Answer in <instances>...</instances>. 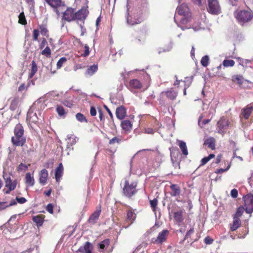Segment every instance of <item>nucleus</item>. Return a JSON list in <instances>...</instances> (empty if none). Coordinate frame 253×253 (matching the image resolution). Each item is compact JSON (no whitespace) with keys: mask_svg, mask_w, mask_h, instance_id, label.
Masks as SVG:
<instances>
[{"mask_svg":"<svg viewBox=\"0 0 253 253\" xmlns=\"http://www.w3.org/2000/svg\"><path fill=\"white\" fill-rule=\"evenodd\" d=\"M28 168V166L24 164L21 163L17 167V170L19 171H25Z\"/></svg>","mask_w":253,"mask_h":253,"instance_id":"3c124183","label":"nucleus"},{"mask_svg":"<svg viewBox=\"0 0 253 253\" xmlns=\"http://www.w3.org/2000/svg\"><path fill=\"white\" fill-rule=\"evenodd\" d=\"M170 189L172 190V193H171L172 196H177L180 194V189L179 186L176 184L171 185Z\"/></svg>","mask_w":253,"mask_h":253,"instance_id":"7c9ffc66","label":"nucleus"},{"mask_svg":"<svg viewBox=\"0 0 253 253\" xmlns=\"http://www.w3.org/2000/svg\"><path fill=\"white\" fill-rule=\"evenodd\" d=\"M207 11L213 15H218L221 13V7L217 0H207Z\"/></svg>","mask_w":253,"mask_h":253,"instance_id":"39448f33","label":"nucleus"},{"mask_svg":"<svg viewBox=\"0 0 253 253\" xmlns=\"http://www.w3.org/2000/svg\"><path fill=\"white\" fill-rule=\"evenodd\" d=\"M121 141V139L117 137H114L109 141V144L111 145L115 143H119Z\"/></svg>","mask_w":253,"mask_h":253,"instance_id":"5fc2aeb1","label":"nucleus"},{"mask_svg":"<svg viewBox=\"0 0 253 253\" xmlns=\"http://www.w3.org/2000/svg\"><path fill=\"white\" fill-rule=\"evenodd\" d=\"M169 231L168 230H163L158 234L156 239H152L153 242L155 243L162 244L166 240L167 237L169 234Z\"/></svg>","mask_w":253,"mask_h":253,"instance_id":"f8f14e48","label":"nucleus"},{"mask_svg":"<svg viewBox=\"0 0 253 253\" xmlns=\"http://www.w3.org/2000/svg\"><path fill=\"white\" fill-rule=\"evenodd\" d=\"M19 23L22 25H26L27 21L24 12H21L19 15Z\"/></svg>","mask_w":253,"mask_h":253,"instance_id":"79ce46f5","label":"nucleus"},{"mask_svg":"<svg viewBox=\"0 0 253 253\" xmlns=\"http://www.w3.org/2000/svg\"><path fill=\"white\" fill-rule=\"evenodd\" d=\"M101 211V208L100 206H98L96 208V211L90 215L88 221L89 223L94 224L96 222V220L99 217Z\"/></svg>","mask_w":253,"mask_h":253,"instance_id":"4468645a","label":"nucleus"},{"mask_svg":"<svg viewBox=\"0 0 253 253\" xmlns=\"http://www.w3.org/2000/svg\"><path fill=\"white\" fill-rule=\"evenodd\" d=\"M67 61L66 58L63 57L60 58V59L58 61L56 66L57 69H60L62 66L63 64L65 63Z\"/></svg>","mask_w":253,"mask_h":253,"instance_id":"de8ad7c7","label":"nucleus"},{"mask_svg":"<svg viewBox=\"0 0 253 253\" xmlns=\"http://www.w3.org/2000/svg\"><path fill=\"white\" fill-rule=\"evenodd\" d=\"M97 69L98 66L97 65L94 64L91 65L87 68L85 72V74L89 76H92L97 71Z\"/></svg>","mask_w":253,"mask_h":253,"instance_id":"2f4dec72","label":"nucleus"},{"mask_svg":"<svg viewBox=\"0 0 253 253\" xmlns=\"http://www.w3.org/2000/svg\"><path fill=\"white\" fill-rule=\"evenodd\" d=\"M241 221L239 218L233 217V224L230 227V229L232 231L236 230L241 226Z\"/></svg>","mask_w":253,"mask_h":253,"instance_id":"393cba45","label":"nucleus"},{"mask_svg":"<svg viewBox=\"0 0 253 253\" xmlns=\"http://www.w3.org/2000/svg\"><path fill=\"white\" fill-rule=\"evenodd\" d=\"M167 96L171 100L174 99L177 96V93L175 91L170 89L165 92Z\"/></svg>","mask_w":253,"mask_h":253,"instance_id":"72a5a7b5","label":"nucleus"},{"mask_svg":"<svg viewBox=\"0 0 253 253\" xmlns=\"http://www.w3.org/2000/svg\"><path fill=\"white\" fill-rule=\"evenodd\" d=\"M42 55L46 57H49L51 55V50L48 46H46L41 52Z\"/></svg>","mask_w":253,"mask_h":253,"instance_id":"09e8293b","label":"nucleus"},{"mask_svg":"<svg viewBox=\"0 0 253 253\" xmlns=\"http://www.w3.org/2000/svg\"><path fill=\"white\" fill-rule=\"evenodd\" d=\"M136 185V183L135 182H133L131 184H129L128 182L127 181H126L125 185L123 189L124 194L128 197L132 196L136 192L135 189Z\"/></svg>","mask_w":253,"mask_h":253,"instance_id":"6e6552de","label":"nucleus"},{"mask_svg":"<svg viewBox=\"0 0 253 253\" xmlns=\"http://www.w3.org/2000/svg\"><path fill=\"white\" fill-rule=\"evenodd\" d=\"M238 191L236 189H233L231 191V196L233 198H236L238 197Z\"/></svg>","mask_w":253,"mask_h":253,"instance_id":"e2e57ef3","label":"nucleus"},{"mask_svg":"<svg viewBox=\"0 0 253 253\" xmlns=\"http://www.w3.org/2000/svg\"><path fill=\"white\" fill-rule=\"evenodd\" d=\"M230 168V165H229L227 168L225 169H216V171H215V173H222L225 171H227L229 168Z\"/></svg>","mask_w":253,"mask_h":253,"instance_id":"13d9d810","label":"nucleus"},{"mask_svg":"<svg viewBox=\"0 0 253 253\" xmlns=\"http://www.w3.org/2000/svg\"><path fill=\"white\" fill-rule=\"evenodd\" d=\"M18 100L17 98L13 99L11 102L10 105V109L11 110H15L18 105Z\"/></svg>","mask_w":253,"mask_h":253,"instance_id":"37998d69","label":"nucleus"},{"mask_svg":"<svg viewBox=\"0 0 253 253\" xmlns=\"http://www.w3.org/2000/svg\"><path fill=\"white\" fill-rule=\"evenodd\" d=\"M253 111L252 106H247L242 110L241 116H242L246 120L249 119L250 115Z\"/></svg>","mask_w":253,"mask_h":253,"instance_id":"aec40b11","label":"nucleus"},{"mask_svg":"<svg viewBox=\"0 0 253 253\" xmlns=\"http://www.w3.org/2000/svg\"><path fill=\"white\" fill-rule=\"evenodd\" d=\"M176 13L182 16L180 19L181 24H186L191 21V14L186 4L183 3L178 6L176 8Z\"/></svg>","mask_w":253,"mask_h":253,"instance_id":"7ed1b4c3","label":"nucleus"},{"mask_svg":"<svg viewBox=\"0 0 253 253\" xmlns=\"http://www.w3.org/2000/svg\"><path fill=\"white\" fill-rule=\"evenodd\" d=\"M209 57L208 55L203 56L201 60V63L204 67H207L209 65Z\"/></svg>","mask_w":253,"mask_h":253,"instance_id":"ea45409f","label":"nucleus"},{"mask_svg":"<svg viewBox=\"0 0 253 253\" xmlns=\"http://www.w3.org/2000/svg\"><path fill=\"white\" fill-rule=\"evenodd\" d=\"M135 214L134 213L133 211H127L126 221L129 222V223H128V225L126 227V228L133 223L134 220L135 219Z\"/></svg>","mask_w":253,"mask_h":253,"instance_id":"a878e982","label":"nucleus"},{"mask_svg":"<svg viewBox=\"0 0 253 253\" xmlns=\"http://www.w3.org/2000/svg\"><path fill=\"white\" fill-rule=\"evenodd\" d=\"M229 121L224 117H221L217 122L218 132L223 135L229 126Z\"/></svg>","mask_w":253,"mask_h":253,"instance_id":"1a4fd4ad","label":"nucleus"},{"mask_svg":"<svg viewBox=\"0 0 253 253\" xmlns=\"http://www.w3.org/2000/svg\"><path fill=\"white\" fill-rule=\"evenodd\" d=\"M245 211L243 207H240L237 210L233 217L239 218L242 216Z\"/></svg>","mask_w":253,"mask_h":253,"instance_id":"58836bf2","label":"nucleus"},{"mask_svg":"<svg viewBox=\"0 0 253 253\" xmlns=\"http://www.w3.org/2000/svg\"><path fill=\"white\" fill-rule=\"evenodd\" d=\"M110 244L109 239H105L98 244L99 251L100 252H103L106 250Z\"/></svg>","mask_w":253,"mask_h":253,"instance_id":"b1692460","label":"nucleus"},{"mask_svg":"<svg viewBox=\"0 0 253 253\" xmlns=\"http://www.w3.org/2000/svg\"><path fill=\"white\" fill-rule=\"evenodd\" d=\"M76 119L78 121L81 122H86L87 120L85 119V117L84 115L80 113H78L76 115Z\"/></svg>","mask_w":253,"mask_h":253,"instance_id":"49530a36","label":"nucleus"},{"mask_svg":"<svg viewBox=\"0 0 253 253\" xmlns=\"http://www.w3.org/2000/svg\"><path fill=\"white\" fill-rule=\"evenodd\" d=\"M39 36V31L37 29H34L33 32V40L34 41H38V38Z\"/></svg>","mask_w":253,"mask_h":253,"instance_id":"864d4df0","label":"nucleus"},{"mask_svg":"<svg viewBox=\"0 0 253 253\" xmlns=\"http://www.w3.org/2000/svg\"><path fill=\"white\" fill-rule=\"evenodd\" d=\"M245 202V211L248 213L253 212V195L249 194L243 197Z\"/></svg>","mask_w":253,"mask_h":253,"instance_id":"0eeeda50","label":"nucleus"},{"mask_svg":"<svg viewBox=\"0 0 253 253\" xmlns=\"http://www.w3.org/2000/svg\"><path fill=\"white\" fill-rule=\"evenodd\" d=\"M33 221L36 223L37 226H41L42 225L44 219L42 215H38L33 217Z\"/></svg>","mask_w":253,"mask_h":253,"instance_id":"c756f323","label":"nucleus"},{"mask_svg":"<svg viewBox=\"0 0 253 253\" xmlns=\"http://www.w3.org/2000/svg\"><path fill=\"white\" fill-rule=\"evenodd\" d=\"M91 250V244L89 242H86L84 247H81L79 248V251L82 253H92Z\"/></svg>","mask_w":253,"mask_h":253,"instance_id":"412c9836","label":"nucleus"},{"mask_svg":"<svg viewBox=\"0 0 253 253\" xmlns=\"http://www.w3.org/2000/svg\"><path fill=\"white\" fill-rule=\"evenodd\" d=\"M182 213V212L181 211L175 212L174 213L173 217L176 222L180 223L183 221Z\"/></svg>","mask_w":253,"mask_h":253,"instance_id":"e433bc0d","label":"nucleus"},{"mask_svg":"<svg viewBox=\"0 0 253 253\" xmlns=\"http://www.w3.org/2000/svg\"><path fill=\"white\" fill-rule=\"evenodd\" d=\"M43 101V97H42L36 100L33 104L32 108L37 107V106Z\"/></svg>","mask_w":253,"mask_h":253,"instance_id":"6e6d98bb","label":"nucleus"},{"mask_svg":"<svg viewBox=\"0 0 253 253\" xmlns=\"http://www.w3.org/2000/svg\"><path fill=\"white\" fill-rule=\"evenodd\" d=\"M75 10L72 8H68L63 13V18L66 21L71 22L74 20Z\"/></svg>","mask_w":253,"mask_h":253,"instance_id":"ddd939ff","label":"nucleus"},{"mask_svg":"<svg viewBox=\"0 0 253 253\" xmlns=\"http://www.w3.org/2000/svg\"><path fill=\"white\" fill-rule=\"evenodd\" d=\"M178 145L179 146L182 154L187 156L188 154L186 143L182 140L178 141Z\"/></svg>","mask_w":253,"mask_h":253,"instance_id":"cd10ccee","label":"nucleus"},{"mask_svg":"<svg viewBox=\"0 0 253 253\" xmlns=\"http://www.w3.org/2000/svg\"><path fill=\"white\" fill-rule=\"evenodd\" d=\"M150 205L151 208L153 209L154 211H155V209L157 207L158 204V200L157 199H154L150 201Z\"/></svg>","mask_w":253,"mask_h":253,"instance_id":"603ef678","label":"nucleus"},{"mask_svg":"<svg viewBox=\"0 0 253 253\" xmlns=\"http://www.w3.org/2000/svg\"><path fill=\"white\" fill-rule=\"evenodd\" d=\"M116 117L120 120L123 119L126 115V110L125 107L121 106L116 109Z\"/></svg>","mask_w":253,"mask_h":253,"instance_id":"a211bd4d","label":"nucleus"},{"mask_svg":"<svg viewBox=\"0 0 253 253\" xmlns=\"http://www.w3.org/2000/svg\"><path fill=\"white\" fill-rule=\"evenodd\" d=\"M87 15V10L86 8H82L78 10L77 12H75L74 20H84L85 19Z\"/></svg>","mask_w":253,"mask_h":253,"instance_id":"2eb2a0df","label":"nucleus"},{"mask_svg":"<svg viewBox=\"0 0 253 253\" xmlns=\"http://www.w3.org/2000/svg\"><path fill=\"white\" fill-rule=\"evenodd\" d=\"M194 233V229L193 228L190 229L189 230H188L185 236V238H188L189 236H190L191 234H192Z\"/></svg>","mask_w":253,"mask_h":253,"instance_id":"338daca9","label":"nucleus"},{"mask_svg":"<svg viewBox=\"0 0 253 253\" xmlns=\"http://www.w3.org/2000/svg\"><path fill=\"white\" fill-rule=\"evenodd\" d=\"M215 155L213 154H211L208 157L203 158L201 161L200 166H202L207 164L211 159L214 158Z\"/></svg>","mask_w":253,"mask_h":253,"instance_id":"4c0bfd02","label":"nucleus"},{"mask_svg":"<svg viewBox=\"0 0 253 253\" xmlns=\"http://www.w3.org/2000/svg\"><path fill=\"white\" fill-rule=\"evenodd\" d=\"M213 240L209 236L206 237L204 239V242L207 245L211 244Z\"/></svg>","mask_w":253,"mask_h":253,"instance_id":"680f3d73","label":"nucleus"},{"mask_svg":"<svg viewBox=\"0 0 253 253\" xmlns=\"http://www.w3.org/2000/svg\"><path fill=\"white\" fill-rule=\"evenodd\" d=\"M90 113L92 116H94L96 115V111L94 107H91Z\"/></svg>","mask_w":253,"mask_h":253,"instance_id":"69168bd1","label":"nucleus"},{"mask_svg":"<svg viewBox=\"0 0 253 253\" xmlns=\"http://www.w3.org/2000/svg\"><path fill=\"white\" fill-rule=\"evenodd\" d=\"M38 67L36 63L33 60L31 64V71L29 75V77L32 78L37 72Z\"/></svg>","mask_w":253,"mask_h":253,"instance_id":"f704fd0d","label":"nucleus"},{"mask_svg":"<svg viewBox=\"0 0 253 253\" xmlns=\"http://www.w3.org/2000/svg\"><path fill=\"white\" fill-rule=\"evenodd\" d=\"M193 3L198 6L202 5V0H191Z\"/></svg>","mask_w":253,"mask_h":253,"instance_id":"774afa93","label":"nucleus"},{"mask_svg":"<svg viewBox=\"0 0 253 253\" xmlns=\"http://www.w3.org/2000/svg\"><path fill=\"white\" fill-rule=\"evenodd\" d=\"M66 140L67 141V148L73 150V146L78 142L79 138L74 134L72 133L67 135Z\"/></svg>","mask_w":253,"mask_h":253,"instance_id":"9b49d317","label":"nucleus"},{"mask_svg":"<svg viewBox=\"0 0 253 253\" xmlns=\"http://www.w3.org/2000/svg\"><path fill=\"white\" fill-rule=\"evenodd\" d=\"M63 172V167L62 164L60 163L55 170V179L57 182L60 180V178L62 176Z\"/></svg>","mask_w":253,"mask_h":253,"instance_id":"4be33fe9","label":"nucleus"},{"mask_svg":"<svg viewBox=\"0 0 253 253\" xmlns=\"http://www.w3.org/2000/svg\"><path fill=\"white\" fill-rule=\"evenodd\" d=\"M16 204V202L14 200L11 201L9 204L5 202H0V211L4 210L7 207L15 205Z\"/></svg>","mask_w":253,"mask_h":253,"instance_id":"473e14b6","label":"nucleus"},{"mask_svg":"<svg viewBox=\"0 0 253 253\" xmlns=\"http://www.w3.org/2000/svg\"><path fill=\"white\" fill-rule=\"evenodd\" d=\"M89 54V48L87 44H85L84 46V52L83 54V56L84 57L87 56Z\"/></svg>","mask_w":253,"mask_h":253,"instance_id":"bf43d9fd","label":"nucleus"},{"mask_svg":"<svg viewBox=\"0 0 253 253\" xmlns=\"http://www.w3.org/2000/svg\"><path fill=\"white\" fill-rule=\"evenodd\" d=\"M27 120L29 122L36 123L38 121V117L36 113H34L32 110V108H30L27 114Z\"/></svg>","mask_w":253,"mask_h":253,"instance_id":"6ab92c4d","label":"nucleus"},{"mask_svg":"<svg viewBox=\"0 0 253 253\" xmlns=\"http://www.w3.org/2000/svg\"><path fill=\"white\" fill-rule=\"evenodd\" d=\"M204 144L208 145L212 150L215 149V140L212 137H209L206 139L204 142Z\"/></svg>","mask_w":253,"mask_h":253,"instance_id":"c85d7f7f","label":"nucleus"},{"mask_svg":"<svg viewBox=\"0 0 253 253\" xmlns=\"http://www.w3.org/2000/svg\"><path fill=\"white\" fill-rule=\"evenodd\" d=\"M234 64L235 62L233 60H224L223 62V65L224 67H232Z\"/></svg>","mask_w":253,"mask_h":253,"instance_id":"c03bdc74","label":"nucleus"},{"mask_svg":"<svg viewBox=\"0 0 253 253\" xmlns=\"http://www.w3.org/2000/svg\"><path fill=\"white\" fill-rule=\"evenodd\" d=\"M234 15L241 23H245L253 21V13L250 10H237L234 12Z\"/></svg>","mask_w":253,"mask_h":253,"instance_id":"20e7f679","label":"nucleus"},{"mask_svg":"<svg viewBox=\"0 0 253 253\" xmlns=\"http://www.w3.org/2000/svg\"><path fill=\"white\" fill-rule=\"evenodd\" d=\"M125 9V18L128 25L134 26L140 23L143 21L140 11L131 7L128 1L126 4Z\"/></svg>","mask_w":253,"mask_h":253,"instance_id":"f257e3e1","label":"nucleus"},{"mask_svg":"<svg viewBox=\"0 0 253 253\" xmlns=\"http://www.w3.org/2000/svg\"><path fill=\"white\" fill-rule=\"evenodd\" d=\"M40 30L41 34L42 35L46 37L48 36V30L43 25H41L40 26Z\"/></svg>","mask_w":253,"mask_h":253,"instance_id":"8fccbe9b","label":"nucleus"},{"mask_svg":"<svg viewBox=\"0 0 253 253\" xmlns=\"http://www.w3.org/2000/svg\"><path fill=\"white\" fill-rule=\"evenodd\" d=\"M3 177L5 180V187L8 189L5 192V194H8L12 190H13L16 186V180L12 181L10 176L6 173L3 172Z\"/></svg>","mask_w":253,"mask_h":253,"instance_id":"423d86ee","label":"nucleus"},{"mask_svg":"<svg viewBox=\"0 0 253 253\" xmlns=\"http://www.w3.org/2000/svg\"><path fill=\"white\" fill-rule=\"evenodd\" d=\"M56 112L60 117L64 116L66 113L63 107L61 106H57L56 107Z\"/></svg>","mask_w":253,"mask_h":253,"instance_id":"a19ab883","label":"nucleus"},{"mask_svg":"<svg viewBox=\"0 0 253 253\" xmlns=\"http://www.w3.org/2000/svg\"><path fill=\"white\" fill-rule=\"evenodd\" d=\"M182 30H184L186 29H192L194 30L195 32L198 31L201 29V22L199 21V20H197L196 19H194V23L192 24L190 27L185 26V27H180Z\"/></svg>","mask_w":253,"mask_h":253,"instance_id":"dca6fc26","label":"nucleus"},{"mask_svg":"<svg viewBox=\"0 0 253 253\" xmlns=\"http://www.w3.org/2000/svg\"><path fill=\"white\" fill-rule=\"evenodd\" d=\"M26 3L28 5L29 9L30 11L34 9L35 0H25Z\"/></svg>","mask_w":253,"mask_h":253,"instance_id":"a18cd8bd","label":"nucleus"},{"mask_svg":"<svg viewBox=\"0 0 253 253\" xmlns=\"http://www.w3.org/2000/svg\"><path fill=\"white\" fill-rule=\"evenodd\" d=\"M46 210L51 214L53 213V206L52 204H48L46 207Z\"/></svg>","mask_w":253,"mask_h":253,"instance_id":"4d7b16f0","label":"nucleus"},{"mask_svg":"<svg viewBox=\"0 0 253 253\" xmlns=\"http://www.w3.org/2000/svg\"><path fill=\"white\" fill-rule=\"evenodd\" d=\"M121 126L125 131H129L132 128V124L129 120L123 121L121 123Z\"/></svg>","mask_w":253,"mask_h":253,"instance_id":"bb28decb","label":"nucleus"},{"mask_svg":"<svg viewBox=\"0 0 253 253\" xmlns=\"http://www.w3.org/2000/svg\"><path fill=\"white\" fill-rule=\"evenodd\" d=\"M16 200L20 204H24L27 201L26 199L24 197L19 198L17 197L16 198Z\"/></svg>","mask_w":253,"mask_h":253,"instance_id":"0e129e2a","label":"nucleus"},{"mask_svg":"<svg viewBox=\"0 0 253 253\" xmlns=\"http://www.w3.org/2000/svg\"><path fill=\"white\" fill-rule=\"evenodd\" d=\"M47 44V41L45 38H42L39 47L41 49H42Z\"/></svg>","mask_w":253,"mask_h":253,"instance_id":"052dcab7","label":"nucleus"},{"mask_svg":"<svg viewBox=\"0 0 253 253\" xmlns=\"http://www.w3.org/2000/svg\"><path fill=\"white\" fill-rule=\"evenodd\" d=\"M24 128L23 126L18 124L16 125L14 129V135L11 137V142L15 146H22L26 143V137L24 136Z\"/></svg>","mask_w":253,"mask_h":253,"instance_id":"f03ea898","label":"nucleus"},{"mask_svg":"<svg viewBox=\"0 0 253 253\" xmlns=\"http://www.w3.org/2000/svg\"><path fill=\"white\" fill-rule=\"evenodd\" d=\"M142 87V83L136 79L130 80L127 85V87L131 92L133 91V89H140Z\"/></svg>","mask_w":253,"mask_h":253,"instance_id":"9d476101","label":"nucleus"},{"mask_svg":"<svg viewBox=\"0 0 253 253\" xmlns=\"http://www.w3.org/2000/svg\"><path fill=\"white\" fill-rule=\"evenodd\" d=\"M46 2L53 7H57L61 4V0H45Z\"/></svg>","mask_w":253,"mask_h":253,"instance_id":"c9c22d12","label":"nucleus"},{"mask_svg":"<svg viewBox=\"0 0 253 253\" xmlns=\"http://www.w3.org/2000/svg\"><path fill=\"white\" fill-rule=\"evenodd\" d=\"M48 171L45 169H42L40 173L39 182L42 185H44L48 177Z\"/></svg>","mask_w":253,"mask_h":253,"instance_id":"f3484780","label":"nucleus"},{"mask_svg":"<svg viewBox=\"0 0 253 253\" xmlns=\"http://www.w3.org/2000/svg\"><path fill=\"white\" fill-rule=\"evenodd\" d=\"M25 183L29 186H33L35 184L34 177L30 172H28L25 175Z\"/></svg>","mask_w":253,"mask_h":253,"instance_id":"5701e85b","label":"nucleus"}]
</instances>
